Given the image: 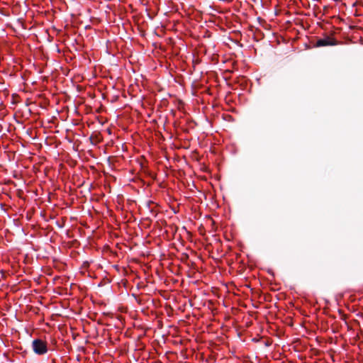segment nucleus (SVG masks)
<instances>
[{
  "instance_id": "1",
  "label": "nucleus",
  "mask_w": 363,
  "mask_h": 363,
  "mask_svg": "<svg viewBox=\"0 0 363 363\" xmlns=\"http://www.w3.org/2000/svg\"><path fill=\"white\" fill-rule=\"evenodd\" d=\"M32 347L34 352L39 355L44 354L48 352L47 343L40 339L34 340L32 342Z\"/></svg>"
},
{
  "instance_id": "2",
  "label": "nucleus",
  "mask_w": 363,
  "mask_h": 363,
  "mask_svg": "<svg viewBox=\"0 0 363 363\" xmlns=\"http://www.w3.org/2000/svg\"><path fill=\"white\" fill-rule=\"evenodd\" d=\"M335 45V40L329 37L321 38L317 40L315 45L317 47L328 46Z\"/></svg>"
}]
</instances>
